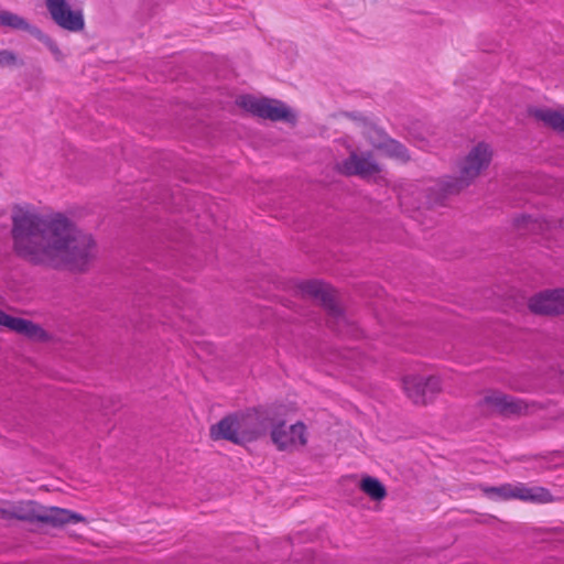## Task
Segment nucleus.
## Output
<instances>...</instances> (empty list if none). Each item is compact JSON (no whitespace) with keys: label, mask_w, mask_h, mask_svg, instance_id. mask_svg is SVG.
Returning a JSON list of instances; mask_svg holds the SVG:
<instances>
[{"label":"nucleus","mask_w":564,"mask_h":564,"mask_svg":"<svg viewBox=\"0 0 564 564\" xmlns=\"http://www.w3.org/2000/svg\"><path fill=\"white\" fill-rule=\"evenodd\" d=\"M370 143L375 148L383 150L388 155L400 161L406 162L410 160L408 149L397 140L386 138L383 141H375L370 138Z\"/></svg>","instance_id":"nucleus-15"},{"label":"nucleus","mask_w":564,"mask_h":564,"mask_svg":"<svg viewBox=\"0 0 564 564\" xmlns=\"http://www.w3.org/2000/svg\"><path fill=\"white\" fill-rule=\"evenodd\" d=\"M360 489L372 500L380 501L387 497V489L377 478L366 476L360 481Z\"/></svg>","instance_id":"nucleus-18"},{"label":"nucleus","mask_w":564,"mask_h":564,"mask_svg":"<svg viewBox=\"0 0 564 564\" xmlns=\"http://www.w3.org/2000/svg\"><path fill=\"white\" fill-rule=\"evenodd\" d=\"M19 64L17 55L10 51L0 52V67L15 66Z\"/></svg>","instance_id":"nucleus-22"},{"label":"nucleus","mask_w":564,"mask_h":564,"mask_svg":"<svg viewBox=\"0 0 564 564\" xmlns=\"http://www.w3.org/2000/svg\"><path fill=\"white\" fill-rule=\"evenodd\" d=\"M0 519H17L29 522H43L53 527H62L69 522H86V519L76 512L57 507H42L33 501H21L0 507Z\"/></svg>","instance_id":"nucleus-3"},{"label":"nucleus","mask_w":564,"mask_h":564,"mask_svg":"<svg viewBox=\"0 0 564 564\" xmlns=\"http://www.w3.org/2000/svg\"><path fill=\"white\" fill-rule=\"evenodd\" d=\"M0 26H7L14 31H22L30 34L35 33V29L21 15L0 9Z\"/></svg>","instance_id":"nucleus-16"},{"label":"nucleus","mask_w":564,"mask_h":564,"mask_svg":"<svg viewBox=\"0 0 564 564\" xmlns=\"http://www.w3.org/2000/svg\"><path fill=\"white\" fill-rule=\"evenodd\" d=\"M561 227L564 230V221H561Z\"/></svg>","instance_id":"nucleus-25"},{"label":"nucleus","mask_w":564,"mask_h":564,"mask_svg":"<svg viewBox=\"0 0 564 564\" xmlns=\"http://www.w3.org/2000/svg\"><path fill=\"white\" fill-rule=\"evenodd\" d=\"M271 440L280 451H292L307 443L306 426L302 422L286 425L284 422L271 424Z\"/></svg>","instance_id":"nucleus-7"},{"label":"nucleus","mask_w":564,"mask_h":564,"mask_svg":"<svg viewBox=\"0 0 564 564\" xmlns=\"http://www.w3.org/2000/svg\"><path fill=\"white\" fill-rule=\"evenodd\" d=\"M365 135L366 138L370 141V138L375 141H383L386 139L384 135H382V133L377 130L376 128H372V127H368L365 131Z\"/></svg>","instance_id":"nucleus-24"},{"label":"nucleus","mask_w":564,"mask_h":564,"mask_svg":"<svg viewBox=\"0 0 564 564\" xmlns=\"http://www.w3.org/2000/svg\"><path fill=\"white\" fill-rule=\"evenodd\" d=\"M304 296L321 303L328 314V325L339 334H348L349 323L343 310L336 302L335 290L322 281L313 280L299 285Z\"/></svg>","instance_id":"nucleus-4"},{"label":"nucleus","mask_w":564,"mask_h":564,"mask_svg":"<svg viewBox=\"0 0 564 564\" xmlns=\"http://www.w3.org/2000/svg\"><path fill=\"white\" fill-rule=\"evenodd\" d=\"M11 219L13 251L28 263L82 271L96 256L91 235L79 230L63 213L18 207Z\"/></svg>","instance_id":"nucleus-1"},{"label":"nucleus","mask_w":564,"mask_h":564,"mask_svg":"<svg viewBox=\"0 0 564 564\" xmlns=\"http://www.w3.org/2000/svg\"><path fill=\"white\" fill-rule=\"evenodd\" d=\"M482 402L506 416L525 415L530 412V409L534 408V403L529 404L522 399L508 395L500 391H489L484 397Z\"/></svg>","instance_id":"nucleus-9"},{"label":"nucleus","mask_w":564,"mask_h":564,"mask_svg":"<svg viewBox=\"0 0 564 564\" xmlns=\"http://www.w3.org/2000/svg\"><path fill=\"white\" fill-rule=\"evenodd\" d=\"M18 334L39 341H46L50 337L40 325L24 318L22 319Z\"/></svg>","instance_id":"nucleus-19"},{"label":"nucleus","mask_w":564,"mask_h":564,"mask_svg":"<svg viewBox=\"0 0 564 564\" xmlns=\"http://www.w3.org/2000/svg\"><path fill=\"white\" fill-rule=\"evenodd\" d=\"M402 383L406 397L417 405L427 404L442 391L441 379L436 376L410 375L403 378Z\"/></svg>","instance_id":"nucleus-6"},{"label":"nucleus","mask_w":564,"mask_h":564,"mask_svg":"<svg viewBox=\"0 0 564 564\" xmlns=\"http://www.w3.org/2000/svg\"><path fill=\"white\" fill-rule=\"evenodd\" d=\"M44 39V44L48 47V50L53 53V55L55 56V58L57 61H61L64 55L63 53L61 52V50L57 47L56 43L53 41L52 37H43Z\"/></svg>","instance_id":"nucleus-23"},{"label":"nucleus","mask_w":564,"mask_h":564,"mask_svg":"<svg viewBox=\"0 0 564 564\" xmlns=\"http://www.w3.org/2000/svg\"><path fill=\"white\" fill-rule=\"evenodd\" d=\"M210 437L226 440L240 445L237 413L228 415L210 427Z\"/></svg>","instance_id":"nucleus-14"},{"label":"nucleus","mask_w":564,"mask_h":564,"mask_svg":"<svg viewBox=\"0 0 564 564\" xmlns=\"http://www.w3.org/2000/svg\"><path fill=\"white\" fill-rule=\"evenodd\" d=\"M240 445L258 440L267 434L268 417L259 413H237Z\"/></svg>","instance_id":"nucleus-12"},{"label":"nucleus","mask_w":564,"mask_h":564,"mask_svg":"<svg viewBox=\"0 0 564 564\" xmlns=\"http://www.w3.org/2000/svg\"><path fill=\"white\" fill-rule=\"evenodd\" d=\"M23 318L11 316L0 310V325L15 333L19 332Z\"/></svg>","instance_id":"nucleus-21"},{"label":"nucleus","mask_w":564,"mask_h":564,"mask_svg":"<svg viewBox=\"0 0 564 564\" xmlns=\"http://www.w3.org/2000/svg\"><path fill=\"white\" fill-rule=\"evenodd\" d=\"M531 115L554 130L564 133V116L562 113L550 109H533Z\"/></svg>","instance_id":"nucleus-17"},{"label":"nucleus","mask_w":564,"mask_h":564,"mask_svg":"<svg viewBox=\"0 0 564 564\" xmlns=\"http://www.w3.org/2000/svg\"><path fill=\"white\" fill-rule=\"evenodd\" d=\"M237 105L242 109L271 121H285L294 123L295 113L282 101L269 98H256L250 95L240 96Z\"/></svg>","instance_id":"nucleus-5"},{"label":"nucleus","mask_w":564,"mask_h":564,"mask_svg":"<svg viewBox=\"0 0 564 564\" xmlns=\"http://www.w3.org/2000/svg\"><path fill=\"white\" fill-rule=\"evenodd\" d=\"M492 159V149L485 142L473 147L459 163L458 177H445L437 186L443 196L458 194L468 187L482 171L488 169Z\"/></svg>","instance_id":"nucleus-2"},{"label":"nucleus","mask_w":564,"mask_h":564,"mask_svg":"<svg viewBox=\"0 0 564 564\" xmlns=\"http://www.w3.org/2000/svg\"><path fill=\"white\" fill-rule=\"evenodd\" d=\"M46 9L52 20L68 32H80L85 26L82 10H73L66 0H46Z\"/></svg>","instance_id":"nucleus-8"},{"label":"nucleus","mask_w":564,"mask_h":564,"mask_svg":"<svg viewBox=\"0 0 564 564\" xmlns=\"http://www.w3.org/2000/svg\"><path fill=\"white\" fill-rule=\"evenodd\" d=\"M337 170L345 175H358L361 177L372 176L381 171L370 152L361 154L351 152L346 160L337 164Z\"/></svg>","instance_id":"nucleus-11"},{"label":"nucleus","mask_w":564,"mask_h":564,"mask_svg":"<svg viewBox=\"0 0 564 564\" xmlns=\"http://www.w3.org/2000/svg\"><path fill=\"white\" fill-rule=\"evenodd\" d=\"M490 494H496L503 499L517 498L524 501L532 502H549L552 500L550 491L543 487H527L523 484L516 486L505 485L501 487H492L486 490Z\"/></svg>","instance_id":"nucleus-10"},{"label":"nucleus","mask_w":564,"mask_h":564,"mask_svg":"<svg viewBox=\"0 0 564 564\" xmlns=\"http://www.w3.org/2000/svg\"><path fill=\"white\" fill-rule=\"evenodd\" d=\"M530 310L541 315L564 314V289L544 291L529 301Z\"/></svg>","instance_id":"nucleus-13"},{"label":"nucleus","mask_w":564,"mask_h":564,"mask_svg":"<svg viewBox=\"0 0 564 564\" xmlns=\"http://www.w3.org/2000/svg\"><path fill=\"white\" fill-rule=\"evenodd\" d=\"M412 139L421 144H426L435 135V130L424 124H414L409 130Z\"/></svg>","instance_id":"nucleus-20"}]
</instances>
